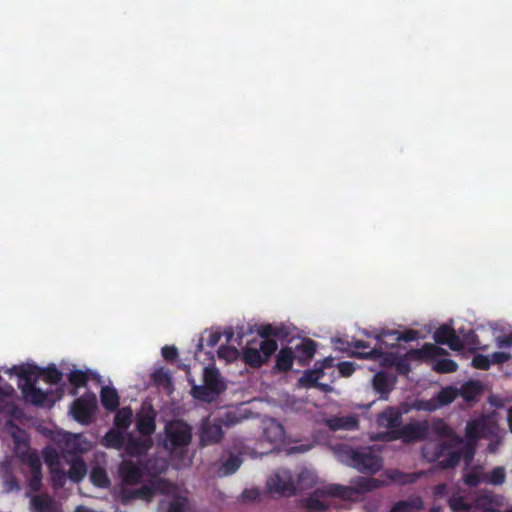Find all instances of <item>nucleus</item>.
Wrapping results in <instances>:
<instances>
[{
  "mask_svg": "<svg viewBox=\"0 0 512 512\" xmlns=\"http://www.w3.org/2000/svg\"><path fill=\"white\" fill-rule=\"evenodd\" d=\"M337 459L361 473L374 474L381 470L383 460L370 446L352 447L348 444H338L334 448Z\"/></svg>",
  "mask_w": 512,
  "mask_h": 512,
  "instance_id": "nucleus-1",
  "label": "nucleus"
},
{
  "mask_svg": "<svg viewBox=\"0 0 512 512\" xmlns=\"http://www.w3.org/2000/svg\"><path fill=\"white\" fill-rule=\"evenodd\" d=\"M188 382L191 385L192 397L208 403L214 401L227 388L219 370L214 366L203 369V385H197L193 378H189Z\"/></svg>",
  "mask_w": 512,
  "mask_h": 512,
  "instance_id": "nucleus-2",
  "label": "nucleus"
},
{
  "mask_svg": "<svg viewBox=\"0 0 512 512\" xmlns=\"http://www.w3.org/2000/svg\"><path fill=\"white\" fill-rule=\"evenodd\" d=\"M313 476L308 470H303L298 474L295 483L291 471L288 469H279L267 480V488L270 493L280 496H293L297 490L306 488L304 482L312 483Z\"/></svg>",
  "mask_w": 512,
  "mask_h": 512,
  "instance_id": "nucleus-3",
  "label": "nucleus"
},
{
  "mask_svg": "<svg viewBox=\"0 0 512 512\" xmlns=\"http://www.w3.org/2000/svg\"><path fill=\"white\" fill-rule=\"evenodd\" d=\"M428 436L429 422L424 420L410 422L393 431L378 433L374 439L387 442L401 439L404 443H412L426 440Z\"/></svg>",
  "mask_w": 512,
  "mask_h": 512,
  "instance_id": "nucleus-4",
  "label": "nucleus"
},
{
  "mask_svg": "<svg viewBox=\"0 0 512 512\" xmlns=\"http://www.w3.org/2000/svg\"><path fill=\"white\" fill-rule=\"evenodd\" d=\"M446 438L436 444L431 460L437 461L446 455V451L455 449L463 444V438L457 435L454 430L441 418H435L429 423V434Z\"/></svg>",
  "mask_w": 512,
  "mask_h": 512,
  "instance_id": "nucleus-5",
  "label": "nucleus"
},
{
  "mask_svg": "<svg viewBox=\"0 0 512 512\" xmlns=\"http://www.w3.org/2000/svg\"><path fill=\"white\" fill-rule=\"evenodd\" d=\"M386 483L382 480L369 477H356L351 481L350 486L330 484L328 493L333 497L343 500L353 499L356 495H362L375 489L383 487Z\"/></svg>",
  "mask_w": 512,
  "mask_h": 512,
  "instance_id": "nucleus-6",
  "label": "nucleus"
},
{
  "mask_svg": "<svg viewBox=\"0 0 512 512\" xmlns=\"http://www.w3.org/2000/svg\"><path fill=\"white\" fill-rule=\"evenodd\" d=\"M170 483L166 479H157L151 484L142 485L139 488H131V486L121 487L119 498L122 504H130L134 500H143L151 502L156 493H168Z\"/></svg>",
  "mask_w": 512,
  "mask_h": 512,
  "instance_id": "nucleus-7",
  "label": "nucleus"
},
{
  "mask_svg": "<svg viewBox=\"0 0 512 512\" xmlns=\"http://www.w3.org/2000/svg\"><path fill=\"white\" fill-rule=\"evenodd\" d=\"M150 463L151 460H123L118 469L122 487L139 485L147 474L154 476L163 471L151 472Z\"/></svg>",
  "mask_w": 512,
  "mask_h": 512,
  "instance_id": "nucleus-8",
  "label": "nucleus"
},
{
  "mask_svg": "<svg viewBox=\"0 0 512 512\" xmlns=\"http://www.w3.org/2000/svg\"><path fill=\"white\" fill-rule=\"evenodd\" d=\"M164 447L173 451L186 448L192 441V428L185 421H169L164 428Z\"/></svg>",
  "mask_w": 512,
  "mask_h": 512,
  "instance_id": "nucleus-9",
  "label": "nucleus"
},
{
  "mask_svg": "<svg viewBox=\"0 0 512 512\" xmlns=\"http://www.w3.org/2000/svg\"><path fill=\"white\" fill-rule=\"evenodd\" d=\"M96 408V395L92 392H86L73 401L70 411L77 422L88 425L92 422Z\"/></svg>",
  "mask_w": 512,
  "mask_h": 512,
  "instance_id": "nucleus-10",
  "label": "nucleus"
},
{
  "mask_svg": "<svg viewBox=\"0 0 512 512\" xmlns=\"http://www.w3.org/2000/svg\"><path fill=\"white\" fill-rule=\"evenodd\" d=\"M476 444L477 442L467 439L465 445L461 449H450L446 451V455L437 460L438 466L441 469L454 468L459 464L461 458H464L466 463L469 464L474 458Z\"/></svg>",
  "mask_w": 512,
  "mask_h": 512,
  "instance_id": "nucleus-11",
  "label": "nucleus"
},
{
  "mask_svg": "<svg viewBox=\"0 0 512 512\" xmlns=\"http://www.w3.org/2000/svg\"><path fill=\"white\" fill-rule=\"evenodd\" d=\"M492 434V425L490 420L482 415L478 418L470 420L466 424V439L477 442L482 438H487Z\"/></svg>",
  "mask_w": 512,
  "mask_h": 512,
  "instance_id": "nucleus-12",
  "label": "nucleus"
},
{
  "mask_svg": "<svg viewBox=\"0 0 512 512\" xmlns=\"http://www.w3.org/2000/svg\"><path fill=\"white\" fill-rule=\"evenodd\" d=\"M330 484L322 488H317L307 497L299 500V505L304 508L307 512H323L327 510L328 506L322 500L323 497L331 496L328 493Z\"/></svg>",
  "mask_w": 512,
  "mask_h": 512,
  "instance_id": "nucleus-13",
  "label": "nucleus"
},
{
  "mask_svg": "<svg viewBox=\"0 0 512 512\" xmlns=\"http://www.w3.org/2000/svg\"><path fill=\"white\" fill-rule=\"evenodd\" d=\"M156 412L152 406L142 408L137 414L136 428L142 436L151 438L156 430Z\"/></svg>",
  "mask_w": 512,
  "mask_h": 512,
  "instance_id": "nucleus-14",
  "label": "nucleus"
},
{
  "mask_svg": "<svg viewBox=\"0 0 512 512\" xmlns=\"http://www.w3.org/2000/svg\"><path fill=\"white\" fill-rule=\"evenodd\" d=\"M490 497L484 496L476 500V506L469 503L463 495L460 493L452 494L448 499V505L453 512H475L477 507L485 506L490 503Z\"/></svg>",
  "mask_w": 512,
  "mask_h": 512,
  "instance_id": "nucleus-15",
  "label": "nucleus"
},
{
  "mask_svg": "<svg viewBox=\"0 0 512 512\" xmlns=\"http://www.w3.org/2000/svg\"><path fill=\"white\" fill-rule=\"evenodd\" d=\"M152 446L153 441L149 437L140 438L129 435L127 439H125L123 448L127 455L131 457H141L145 456Z\"/></svg>",
  "mask_w": 512,
  "mask_h": 512,
  "instance_id": "nucleus-16",
  "label": "nucleus"
},
{
  "mask_svg": "<svg viewBox=\"0 0 512 512\" xmlns=\"http://www.w3.org/2000/svg\"><path fill=\"white\" fill-rule=\"evenodd\" d=\"M368 337H373L381 344H387L386 337L393 336L394 342L404 341L411 342L418 339L419 332L414 329H407L404 332H398L397 330L381 329L375 334H367Z\"/></svg>",
  "mask_w": 512,
  "mask_h": 512,
  "instance_id": "nucleus-17",
  "label": "nucleus"
},
{
  "mask_svg": "<svg viewBox=\"0 0 512 512\" xmlns=\"http://www.w3.org/2000/svg\"><path fill=\"white\" fill-rule=\"evenodd\" d=\"M316 348L317 345L314 340L310 338L301 339L300 342L292 348L295 360L302 366L309 364L316 353Z\"/></svg>",
  "mask_w": 512,
  "mask_h": 512,
  "instance_id": "nucleus-18",
  "label": "nucleus"
},
{
  "mask_svg": "<svg viewBox=\"0 0 512 512\" xmlns=\"http://www.w3.org/2000/svg\"><path fill=\"white\" fill-rule=\"evenodd\" d=\"M377 424L389 429V431L401 428L402 412L396 407L389 406L378 414Z\"/></svg>",
  "mask_w": 512,
  "mask_h": 512,
  "instance_id": "nucleus-19",
  "label": "nucleus"
},
{
  "mask_svg": "<svg viewBox=\"0 0 512 512\" xmlns=\"http://www.w3.org/2000/svg\"><path fill=\"white\" fill-rule=\"evenodd\" d=\"M396 383V377L384 371L377 372L373 377V388L379 393L380 399L387 400Z\"/></svg>",
  "mask_w": 512,
  "mask_h": 512,
  "instance_id": "nucleus-20",
  "label": "nucleus"
},
{
  "mask_svg": "<svg viewBox=\"0 0 512 512\" xmlns=\"http://www.w3.org/2000/svg\"><path fill=\"white\" fill-rule=\"evenodd\" d=\"M31 512H62L54 499L47 494H38L30 500Z\"/></svg>",
  "mask_w": 512,
  "mask_h": 512,
  "instance_id": "nucleus-21",
  "label": "nucleus"
},
{
  "mask_svg": "<svg viewBox=\"0 0 512 512\" xmlns=\"http://www.w3.org/2000/svg\"><path fill=\"white\" fill-rule=\"evenodd\" d=\"M223 437L220 424L204 422L201 427L200 441L202 445L217 444Z\"/></svg>",
  "mask_w": 512,
  "mask_h": 512,
  "instance_id": "nucleus-22",
  "label": "nucleus"
},
{
  "mask_svg": "<svg viewBox=\"0 0 512 512\" xmlns=\"http://www.w3.org/2000/svg\"><path fill=\"white\" fill-rule=\"evenodd\" d=\"M244 362L253 368L261 367L265 362V357L262 356L258 347V341H249L242 351Z\"/></svg>",
  "mask_w": 512,
  "mask_h": 512,
  "instance_id": "nucleus-23",
  "label": "nucleus"
},
{
  "mask_svg": "<svg viewBox=\"0 0 512 512\" xmlns=\"http://www.w3.org/2000/svg\"><path fill=\"white\" fill-rule=\"evenodd\" d=\"M327 427L331 431L338 430H355L359 427V420L356 416L347 415L340 417H332L326 421Z\"/></svg>",
  "mask_w": 512,
  "mask_h": 512,
  "instance_id": "nucleus-24",
  "label": "nucleus"
},
{
  "mask_svg": "<svg viewBox=\"0 0 512 512\" xmlns=\"http://www.w3.org/2000/svg\"><path fill=\"white\" fill-rule=\"evenodd\" d=\"M19 388L23 397L34 405H43L47 399V394L40 388L35 386V383H19Z\"/></svg>",
  "mask_w": 512,
  "mask_h": 512,
  "instance_id": "nucleus-25",
  "label": "nucleus"
},
{
  "mask_svg": "<svg viewBox=\"0 0 512 512\" xmlns=\"http://www.w3.org/2000/svg\"><path fill=\"white\" fill-rule=\"evenodd\" d=\"M364 358L381 359V365L386 368H394L400 354L394 352H383L382 347L372 348L367 353H360Z\"/></svg>",
  "mask_w": 512,
  "mask_h": 512,
  "instance_id": "nucleus-26",
  "label": "nucleus"
},
{
  "mask_svg": "<svg viewBox=\"0 0 512 512\" xmlns=\"http://www.w3.org/2000/svg\"><path fill=\"white\" fill-rule=\"evenodd\" d=\"M70 464L68 478L74 483H79L87 473V465L81 457H70L65 459Z\"/></svg>",
  "mask_w": 512,
  "mask_h": 512,
  "instance_id": "nucleus-27",
  "label": "nucleus"
},
{
  "mask_svg": "<svg viewBox=\"0 0 512 512\" xmlns=\"http://www.w3.org/2000/svg\"><path fill=\"white\" fill-rule=\"evenodd\" d=\"M39 369L35 365L21 364L15 365L10 372L17 375L23 383H36V376L39 375Z\"/></svg>",
  "mask_w": 512,
  "mask_h": 512,
  "instance_id": "nucleus-28",
  "label": "nucleus"
},
{
  "mask_svg": "<svg viewBox=\"0 0 512 512\" xmlns=\"http://www.w3.org/2000/svg\"><path fill=\"white\" fill-rule=\"evenodd\" d=\"M84 452V449L80 443V435L69 434L64 442L62 449V455L64 459H70V457H81L80 454Z\"/></svg>",
  "mask_w": 512,
  "mask_h": 512,
  "instance_id": "nucleus-29",
  "label": "nucleus"
},
{
  "mask_svg": "<svg viewBox=\"0 0 512 512\" xmlns=\"http://www.w3.org/2000/svg\"><path fill=\"white\" fill-rule=\"evenodd\" d=\"M318 363H315L314 369H307L303 372V375L298 379V384L305 388H314L318 385L320 379L325 376L324 371L321 368H317Z\"/></svg>",
  "mask_w": 512,
  "mask_h": 512,
  "instance_id": "nucleus-30",
  "label": "nucleus"
},
{
  "mask_svg": "<svg viewBox=\"0 0 512 512\" xmlns=\"http://www.w3.org/2000/svg\"><path fill=\"white\" fill-rule=\"evenodd\" d=\"M295 356L291 347L282 348L276 355L275 367L280 372H288L293 365Z\"/></svg>",
  "mask_w": 512,
  "mask_h": 512,
  "instance_id": "nucleus-31",
  "label": "nucleus"
},
{
  "mask_svg": "<svg viewBox=\"0 0 512 512\" xmlns=\"http://www.w3.org/2000/svg\"><path fill=\"white\" fill-rule=\"evenodd\" d=\"M22 462L26 463L32 470L33 480L40 481L41 478V461L35 452L26 450L19 455Z\"/></svg>",
  "mask_w": 512,
  "mask_h": 512,
  "instance_id": "nucleus-32",
  "label": "nucleus"
},
{
  "mask_svg": "<svg viewBox=\"0 0 512 512\" xmlns=\"http://www.w3.org/2000/svg\"><path fill=\"white\" fill-rule=\"evenodd\" d=\"M100 399L102 406L109 411H114L119 406V395L116 389L105 386L101 389Z\"/></svg>",
  "mask_w": 512,
  "mask_h": 512,
  "instance_id": "nucleus-33",
  "label": "nucleus"
},
{
  "mask_svg": "<svg viewBox=\"0 0 512 512\" xmlns=\"http://www.w3.org/2000/svg\"><path fill=\"white\" fill-rule=\"evenodd\" d=\"M125 436L122 431L116 429H110L106 432L102 439V444L106 448H113L120 450L124 447Z\"/></svg>",
  "mask_w": 512,
  "mask_h": 512,
  "instance_id": "nucleus-34",
  "label": "nucleus"
},
{
  "mask_svg": "<svg viewBox=\"0 0 512 512\" xmlns=\"http://www.w3.org/2000/svg\"><path fill=\"white\" fill-rule=\"evenodd\" d=\"M386 477L395 483L400 485H406L414 483L418 476L415 473H404L397 469H390L385 472Z\"/></svg>",
  "mask_w": 512,
  "mask_h": 512,
  "instance_id": "nucleus-35",
  "label": "nucleus"
},
{
  "mask_svg": "<svg viewBox=\"0 0 512 512\" xmlns=\"http://www.w3.org/2000/svg\"><path fill=\"white\" fill-rule=\"evenodd\" d=\"M422 507V500L414 498L410 500H400L393 504L389 512H416Z\"/></svg>",
  "mask_w": 512,
  "mask_h": 512,
  "instance_id": "nucleus-36",
  "label": "nucleus"
},
{
  "mask_svg": "<svg viewBox=\"0 0 512 512\" xmlns=\"http://www.w3.org/2000/svg\"><path fill=\"white\" fill-rule=\"evenodd\" d=\"M133 413L130 407L119 409L114 418V424L118 429L126 430L132 422Z\"/></svg>",
  "mask_w": 512,
  "mask_h": 512,
  "instance_id": "nucleus-37",
  "label": "nucleus"
},
{
  "mask_svg": "<svg viewBox=\"0 0 512 512\" xmlns=\"http://www.w3.org/2000/svg\"><path fill=\"white\" fill-rule=\"evenodd\" d=\"M39 375H42L45 382L51 385H57L61 382L63 374L55 365L39 369Z\"/></svg>",
  "mask_w": 512,
  "mask_h": 512,
  "instance_id": "nucleus-38",
  "label": "nucleus"
},
{
  "mask_svg": "<svg viewBox=\"0 0 512 512\" xmlns=\"http://www.w3.org/2000/svg\"><path fill=\"white\" fill-rule=\"evenodd\" d=\"M91 482L100 488H106L110 484L107 472L102 467H94L90 472Z\"/></svg>",
  "mask_w": 512,
  "mask_h": 512,
  "instance_id": "nucleus-39",
  "label": "nucleus"
},
{
  "mask_svg": "<svg viewBox=\"0 0 512 512\" xmlns=\"http://www.w3.org/2000/svg\"><path fill=\"white\" fill-rule=\"evenodd\" d=\"M242 459L238 455H229V457L223 462L220 471L222 475L227 476L235 473L241 466Z\"/></svg>",
  "mask_w": 512,
  "mask_h": 512,
  "instance_id": "nucleus-40",
  "label": "nucleus"
},
{
  "mask_svg": "<svg viewBox=\"0 0 512 512\" xmlns=\"http://www.w3.org/2000/svg\"><path fill=\"white\" fill-rule=\"evenodd\" d=\"M68 380L70 384L74 387V389L71 391V394L75 396L77 395L76 389L85 386L87 384L88 377L84 371L73 370L68 375Z\"/></svg>",
  "mask_w": 512,
  "mask_h": 512,
  "instance_id": "nucleus-41",
  "label": "nucleus"
},
{
  "mask_svg": "<svg viewBox=\"0 0 512 512\" xmlns=\"http://www.w3.org/2000/svg\"><path fill=\"white\" fill-rule=\"evenodd\" d=\"M432 369L440 374L453 373L458 369V364L451 359H439L433 363Z\"/></svg>",
  "mask_w": 512,
  "mask_h": 512,
  "instance_id": "nucleus-42",
  "label": "nucleus"
},
{
  "mask_svg": "<svg viewBox=\"0 0 512 512\" xmlns=\"http://www.w3.org/2000/svg\"><path fill=\"white\" fill-rule=\"evenodd\" d=\"M454 331V328L444 324L434 332L433 339L437 344L446 345V343L451 339Z\"/></svg>",
  "mask_w": 512,
  "mask_h": 512,
  "instance_id": "nucleus-43",
  "label": "nucleus"
},
{
  "mask_svg": "<svg viewBox=\"0 0 512 512\" xmlns=\"http://www.w3.org/2000/svg\"><path fill=\"white\" fill-rule=\"evenodd\" d=\"M404 358H407V360L410 361H426L429 359V353H428V345L425 343L421 348L419 349H411L408 352L404 354Z\"/></svg>",
  "mask_w": 512,
  "mask_h": 512,
  "instance_id": "nucleus-44",
  "label": "nucleus"
},
{
  "mask_svg": "<svg viewBox=\"0 0 512 512\" xmlns=\"http://www.w3.org/2000/svg\"><path fill=\"white\" fill-rule=\"evenodd\" d=\"M258 347L262 356L265 357L266 362L275 353L278 348V344L274 339H263L258 342Z\"/></svg>",
  "mask_w": 512,
  "mask_h": 512,
  "instance_id": "nucleus-45",
  "label": "nucleus"
},
{
  "mask_svg": "<svg viewBox=\"0 0 512 512\" xmlns=\"http://www.w3.org/2000/svg\"><path fill=\"white\" fill-rule=\"evenodd\" d=\"M188 507V498L181 495L173 497L168 506L167 512H185Z\"/></svg>",
  "mask_w": 512,
  "mask_h": 512,
  "instance_id": "nucleus-46",
  "label": "nucleus"
},
{
  "mask_svg": "<svg viewBox=\"0 0 512 512\" xmlns=\"http://www.w3.org/2000/svg\"><path fill=\"white\" fill-rule=\"evenodd\" d=\"M68 474L63 469L53 467L51 468V480L55 488H61L64 486Z\"/></svg>",
  "mask_w": 512,
  "mask_h": 512,
  "instance_id": "nucleus-47",
  "label": "nucleus"
},
{
  "mask_svg": "<svg viewBox=\"0 0 512 512\" xmlns=\"http://www.w3.org/2000/svg\"><path fill=\"white\" fill-rule=\"evenodd\" d=\"M258 335L263 339H270L271 336H280L282 329L273 326L272 324L261 325L258 330Z\"/></svg>",
  "mask_w": 512,
  "mask_h": 512,
  "instance_id": "nucleus-48",
  "label": "nucleus"
},
{
  "mask_svg": "<svg viewBox=\"0 0 512 512\" xmlns=\"http://www.w3.org/2000/svg\"><path fill=\"white\" fill-rule=\"evenodd\" d=\"M456 398V392L451 387L443 388L437 395V400L440 405H448Z\"/></svg>",
  "mask_w": 512,
  "mask_h": 512,
  "instance_id": "nucleus-49",
  "label": "nucleus"
},
{
  "mask_svg": "<svg viewBox=\"0 0 512 512\" xmlns=\"http://www.w3.org/2000/svg\"><path fill=\"white\" fill-rule=\"evenodd\" d=\"M461 391L465 399L472 400L480 392V385L476 382H468L462 386Z\"/></svg>",
  "mask_w": 512,
  "mask_h": 512,
  "instance_id": "nucleus-50",
  "label": "nucleus"
},
{
  "mask_svg": "<svg viewBox=\"0 0 512 512\" xmlns=\"http://www.w3.org/2000/svg\"><path fill=\"white\" fill-rule=\"evenodd\" d=\"M44 460L51 468L59 465L60 457L55 448L47 447L43 451Z\"/></svg>",
  "mask_w": 512,
  "mask_h": 512,
  "instance_id": "nucleus-51",
  "label": "nucleus"
},
{
  "mask_svg": "<svg viewBox=\"0 0 512 512\" xmlns=\"http://www.w3.org/2000/svg\"><path fill=\"white\" fill-rule=\"evenodd\" d=\"M152 379L157 385L169 386L171 385V377L168 371L158 369L152 374Z\"/></svg>",
  "mask_w": 512,
  "mask_h": 512,
  "instance_id": "nucleus-52",
  "label": "nucleus"
},
{
  "mask_svg": "<svg viewBox=\"0 0 512 512\" xmlns=\"http://www.w3.org/2000/svg\"><path fill=\"white\" fill-rule=\"evenodd\" d=\"M472 366L480 370H488L491 366V360L489 356L476 354L472 358Z\"/></svg>",
  "mask_w": 512,
  "mask_h": 512,
  "instance_id": "nucleus-53",
  "label": "nucleus"
},
{
  "mask_svg": "<svg viewBox=\"0 0 512 512\" xmlns=\"http://www.w3.org/2000/svg\"><path fill=\"white\" fill-rule=\"evenodd\" d=\"M396 372L399 375L408 376L411 372V366L407 358H404V355H400L396 361L394 366Z\"/></svg>",
  "mask_w": 512,
  "mask_h": 512,
  "instance_id": "nucleus-54",
  "label": "nucleus"
},
{
  "mask_svg": "<svg viewBox=\"0 0 512 512\" xmlns=\"http://www.w3.org/2000/svg\"><path fill=\"white\" fill-rule=\"evenodd\" d=\"M505 481V471L502 467H495L489 476L488 482L494 485H501Z\"/></svg>",
  "mask_w": 512,
  "mask_h": 512,
  "instance_id": "nucleus-55",
  "label": "nucleus"
},
{
  "mask_svg": "<svg viewBox=\"0 0 512 512\" xmlns=\"http://www.w3.org/2000/svg\"><path fill=\"white\" fill-rule=\"evenodd\" d=\"M463 481L469 487H476L482 482V477L477 472H469L463 477Z\"/></svg>",
  "mask_w": 512,
  "mask_h": 512,
  "instance_id": "nucleus-56",
  "label": "nucleus"
},
{
  "mask_svg": "<svg viewBox=\"0 0 512 512\" xmlns=\"http://www.w3.org/2000/svg\"><path fill=\"white\" fill-rule=\"evenodd\" d=\"M428 345V353H429V359H434L436 357L445 356L448 354L447 350L444 348H441L435 344L427 343Z\"/></svg>",
  "mask_w": 512,
  "mask_h": 512,
  "instance_id": "nucleus-57",
  "label": "nucleus"
},
{
  "mask_svg": "<svg viewBox=\"0 0 512 512\" xmlns=\"http://www.w3.org/2000/svg\"><path fill=\"white\" fill-rule=\"evenodd\" d=\"M446 345L449 346V348L453 351H461L464 349V344L461 338L456 334L454 331L453 335L451 336V339L449 342L446 343Z\"/></svg>",
  "mask_w": 512,
  "mask_h": 512,
  "instance_id": "nucleus-58",
  "label": "nucleus"
},
{
  "mask_svg": "<svg viewBox=\"0 0 512 512\" xmlns=\"http://www.w3.org/2000/svg\"><path fill=\"white\" fill-rule=\"evenodd\" d=\"M162 356L167 361H173L178 356V350L175 346H164L161 350Z\"/></svg>",
  "mask_w": 512,
  "mask_h": 512,
  "instance_id": "nucleus-59",
  "label": "nucleus"
},
{
  "mask_svg": "<svg viewBox=\"0 0 512 512\" xmlns=\"http://www.w3.org/2000/svg\"><path fill=\"white\" fill-rule=\"evenodd\" d=\"M259 497L260 492L256 488L245 489L241 494V498L248 502L256 501Z\"/></svg>",
  "mask_w": 512,
  "mask_h": 512,
  "instance_id": "nucleus-60",
  "label": "nucleus"
},
{
  "mask_svg": "<svg viewBox=\"0 0 512 512\" xmlns=\"http://www.w3.org/2000/svg\"><path fill=\"white\" fill-rule=\"evenodd\" d=\"M338 370L342 376L348 377L353 374V372L355 371V367L353 363L344 361L338 364Z\"/></svg>",
  "mask_w": 512,
  "mask_h": 512,
  "instance_id": "nucleus-61",
  "label": "nucleus"
},
{
  "mask_svg": "<svg viewBox=\"0 0 512 512\" xmlns=\"http://www.w3.org/2000/svg\"><path fill=\"white\" fill-rule=\"evenodd\" d=\"M510 354L507 352H494L490 356L491 364H503L510 359Z\"/></svg>",
  "mask_w": 512,
  "mask_h": 512,
  "instance_id": "nucleus-62",
  "label": "nucleus"
},
{
  "mask_svg": "<svg viewBox=\"0 0 512 512\" xmlns=\"http://www.w3.org/2000/svg\"><path fill=\"white\" fill-rule=\"evenodd\" d=\"M497 346L499 348H510L512 346V335L509 334L498 337Z\"/></svg>",
  "mask_w": 512,
  "mask_h": 512,
  "instance_id": "nucleus-63",
  "label": "nucleus"
},
{
  "mask_svg": "<svg viewBox=\"0 0 512 512\" xmlns=\"http://www.w3.org/2000/svg\"><path fill=\"white\" fill-rule=\"evenodd\" d=\"M221 337L222 334L220 332H211L207 340V345L210 347H215L219 343Z\"/></svg>",
  "mask_w": 512,
  "mask_h": 512,
  "instance_id": "nucleus-64",
  "label": "nucleus"
}]
</instances>
